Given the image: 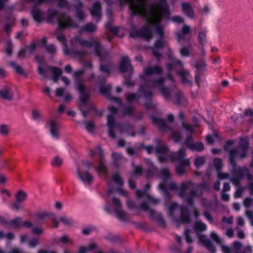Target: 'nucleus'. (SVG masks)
Masks as SVG:
<instances>
[{"label":"nucleus","mask_w":253,"mask_h":253,"mask_svg":"<svg viewBox=\"0 0 253 253\" xmlns=\"http://www.w3.org/2000/svg\"><path fill=\"white\" fill-rule=\"evenodd\" d=\"M120 4H126L129 2V7L134 14H138L146 18L150 24H157L161 20L163 14L167 12L168 6L166 0H159L155 4L146 8L144 2L146 0H119Z\"/></svg>","instance_id":"1"},{"label":"nucleus","mask_w":253,"mask_h":253,"mask_svg":"<svg viewBox=\"0 0 253 253\" xmlns=\"http://www.w3.org/2000/svg\"><path fill=\"white\" fill-rule=\"evenodd\" d=\"M84 73V70H81L74 73L73 76L77 82V87L81 93L80 108L81 109L83 115L86 116L88 112H93L98 116H101L102 112L96 110L93 104L89 100V92L85 86L81 83V76Z\"/></svg>","instance_id":"2"},{"label":"nucleus","mask_w":253,"mask_h":253,"mask_svg":"<svg viewBox=\"0 0 253 253\" xmlns=\"http://www.w3.org/2000/svg\"><path fill=\"white\" fill-rule=\"evenodd\" d=\"M234 144L233 140H228L224 146L225 151L228 152L229 155V161L231 165L235 167L236 166L235 159L240 157L241 159L245 158L249 147V141L247 138H241L238 147L229 149V147Z\"/></svg>","instance_id":"3"},{"label":"nucleus","mask_w":253,"mask_h":253,"mask_svg":"<svg viewBox=\"0 0 253 253\" xmlns=\"http://www.w3.org/2000/svg\"><path fill=\"white\" fill-rule=\"evenodd\" d=\"M203 193L202 185L188 181L182 183L179 195L191 206L193 205V198L200 197Z\"/></svg>","instance_id":"4"},{"label":"nucleus","mask_w":253,"mask_h":253,"mask_svg":"<svg viewBox=\"0 0 253 253\" xmlns=\"http://www.w3.org/2000/svg\"><path fill=\"white\" fill-rule=\"evenodd\" d=\"M169 213L177 223V226L180 223L188 224L190 222V213L185 207H180L175 203L172 204L169 208Z\"/></svg>","instance_id":"5"},{"label":"nucleus","mask_w":253,"mask_h":253,"mask_svg":"<svg viewBox=\"0 0 253 253\" xmlns=\"http://www.w3.org/2000/svg\"><path fill=\"white\" fill-rule=\"evenodd\" d=\"M186 150L184 148L180 149L175 157H171L173 162H177L176 165V172L179 175L184 174L186 168L190 166V162L188 159L185 158Z\"/></svg>","instance_id":"6"},{"label":"nucleus","mask_w":253,"mask_h":253,"mask_svg":"<svg viewBox=\"0 0 253 253\" xmlns=\"http://www.w3.org/2000/svg\"><path fill=\"white\" fill-rule=\"evenodd\" d=\"M47 19L50 22L57 20L59 25L62 27L73 26L72 20L69 16L63 13H58L56 10H49L48 12Z\"/></svg>","instance_id":"7"},{"label":"nucleus","mask_w":253,"mask_h":253,"mask_svg":"<svg viewBox=\"0 0 253 253\" xmlns=\"http://www.w3.org/2000/svg\"><path fill=\"white\" fill-rule=\"evenodd\" d=\"M78 41L79 43L83 46L86 47H91L93 46L95 48L96 54L99 56L101 59H102L104 55L106 54V53L103 50L100 43L97 39H89L88 40L80 39Z\"/></svg>","instance_id":"8"},{"label":"nucleus","mask_w":253,"mask_h":253,"mask_svg":"<svg viewBox=\"0 0 253 253\" xmlns=\"http://www.w3.org/2000/svg\"><path fill=\"white\" fill-rule=\"evenodd\" d=\"M119 69L122 73H127L129 75L132 74L133 68L130 64V60L127 57H123L119 64Z\"/></svg>","instance_id":"9"},{"label":"nucleus","mask_w":253,"mask_h":253,"mask_svg":"<svg viewBox=\"0 0 253 253\" xmlns=\"http://www.w3.org/2000/svg\"><path fill=\"white\" fill-rule=\"evenodd\" d=\"M164 82V79H160L157 81L153 82V86L155 87H159L161 93L166 98H169L170 96V92L169 90L166 87L162 86Z\"/></svg>","instance_id":"10"},{"label":"nucleus","mask_w":253,"mask_h":253,"mask_svg":"<svg viewBox=\"0 0 253 253\" xmlns=\"http://www.w3.org/2000/svg\"><path fill=\"white\" fill-rule=\"evenodd\" d=\"M13 98V94L10 87L5 86L0 89V98L6 100H11Z\"/></svg>","instance_id":"11"},{"label":"nucleus","mask_w":253,"mask_h":253,"mask_svg":"<svg viewBox=\"0 0 253 253\" xmlns=\"http://www.w3.org/2000/svg\"><path fill=\"white\" fill-rule=\"evenodd\" d=\"M236 174L240 179H242L244 176H246L248 180H252L253 178V176L250 172V170L246 167L239 169L236 171Z\"/></svg>","instance_id":"12"},{"label":"nucleus","mask_w":253,"mask_h":253,"mask_svg":"<svg viewBox=\"0 0 253 253\" xmlns=\"http://www.w3.org/2000/svg\"><path fill=\"white\" fill-rule=\"evenodd\" d=\"M199 240L204 246H205L211 253H215V249L212 245L211 242L207 239L205 235L199 234L198 235Z\"/></svg>","instance_id":"13"},{"label":"nucleus","mask_w":253,"mask_h":253,"mask_svg":"<svg viewBox=\"0 0 253 253\" xmlns=\"http://www.w3.org/2000/svg\"><path fill=\"white\" fill-rule=\"evenodd\" d=\"M138 34L142 39L148 41L152 38V32L149 25H146L143 27L138 32Z\"/></svg>","instance_id":"14"},{"label":"nucleus","mask_w":253,"mask_h":253,"mask_svg":"<svg viewBox=\"0 0 253 253\" xmlns=\"http://www.w3.org/2000/svg\"><path fill=\"white\" fill-rule=\"evenodd\" d=\"M101 8V5L100 2H94L90 10L91 15L94 17L99 18L100 17Z\"/></svg>","instance_id":"15"},{"label":"nucleus","mask_w":253,"mask_h":253,"mask_svg":"<svg viewBox=\"0 0 253 253\" xmlns=\"http://www.w3.org/2000/svg\"><path fill=\"white\" fill-rule=\"evenodd\" d=\"M49 71H50L53 75L52 78V80L55 83H57L58 81L59 77L62 73V70L59 68L51 66Z\"/></svg>","instance_id":"16"},{"label":"nucleus","mask_w":253,"mask_h":253,"mask_svg":"<svg viewBox=\"0 0 253 253\" xmlns=\"http://www.w3.org/2000/svg\"><path fill=\"white\" fill-rule=\"evenodd\" d=\"M153 122L154 124L157 125L160 129L164 131H167L168 129H170V128L166 125L165 121L162 119L154 118L153 119Z\"/></svg>","instance_id":"17"},{"label":"nucleus","mask_w":253,"mask_h":253,"mask_svg":"<svg viewBox=\"0 0 253 253\" xmlns=\"http://www.w3.org/2000/svg\"><path fill=\"white\" fill-rule=\"evenodd\" d=\"M83 3L81 1H79L75 6L77 16L81 20H83L85 17V15L83 10Z\"/></svg>","instance_id":"18"},{"label":"nucleus","mask_w":253,"mask_h":253,"mask_svg":"<svg viewBox=\"0 0 253 253\" xmlns=\"http://www.w3.org/2000/svg\"><path fill=\"white\" fill-rule=\"evenodd\" d=\"M161 68L157 66L154 67H147L144 71V74L146 76H150L154 74H161Z\"/></svg>","instance_id":"19"},{"label":"nucleus","mask_w":253,"mask_h":253,"mask_svg":"<svg viewBox=\"0 0 253 253\" xmlns=\"http://www.w3.org/2000/svg\"><path fill=\"white\" fill-rule=\"evenodd\" d=\"M207 229V226L205 224L200 221H196L194 224V229L197 234H200V233L205 231Z\"/></svg>","instance_id":"20"},{"label":"nucleus","mask_w":253,"mask_h":253,"mask_svg":"<svg viewBox=\"0 0 253 253\" xmlns=\"http://www.w3.org/2000/svg\"><path fill=\"white\" fill-rule=\"evenodd\" d=\"M9 65L12 67L15 72L21 77L23 78H26L27 77V72L20 65H17L14 62H10Z\"/></svg>","instance_id":"21"},{"label":"nucleus","mask_w":253,"mask_h":253,"mask_svg":"<svg viewBox=\"0 0 253 253\" xmlns=\"http://www.w3.org/2000/svg\"><path fill=\"white\" fill-rule=\"evenodd\" d=\"M78 173L81 178L84 181L88 183H91L93 180L91 175L87 171H84L82 172L80 170H78Z\"/></svg>","instance_id":"22"},{"label":"nucleus","mask_w":253,"mask_h":253,"mask_svg":"<svg viewBox=\"0 0 253 253\" xmlns=\"http://www.w3.org/2000/svg\"><path fill=\"white\" fill-rule=\"evenodd\" d=\"M148 211L151 217L156 220L160 225H163L165 224V221L160 215L156 214L154 211L152 209H149Z\"/></svg>","instance_id":"23"},{"label":"nucleus","mask_w":253,"mask_h":253,"mask_svg":"<svg viewBox=\"0 0 253 253\" xmlns=\"http://www.w3.org/2000/svg\"><path fill=\"white\" fill-rule=\"evenodd\" d=\"M183 11L186 13L187 15L191 18L193 17V12L190 4L188 3H183L182 4Z\"/></svg>","instance_id":"24"},{"label":"nucleus","mask_w":253,"mask_h":253,"mask_svg":"<svg viewBox=\"0 0 253 253\" xmlns=\"http://www.w3.org/2000/svg\"><path fill=\"white\" fill-rule=\"evenodd\" d=\"M10 131V126L6 124L0 125V135L2 136H7Z\"/></svg>","instance_id":"25"},{"label":"nucleus","mask_w":253,"mask_h":253,"mask_svg":"<svg viewBox=\"0 0 253 253\" xmlns=\"http://www.w3.org/2000/svg\"><path fill=\"white\" fill-rule=\"evenodd\" d=\"M51 66H48L45 63L38 65L39 73L45 76L46 73L49 71Z\"/></svg>","instance_id":"26"},{"label":"nucleus","mask_w":253,"mask_h":253,"mask_svg":"<svg viewBox=\"0 0 253 253\" xmlns=\"http://www.w3.org/2000/svg\"><path fill=\"white\" fill-rule=\"evenodd\" d=\"M178 74L180 77L183 83L185 84L191 83L190 81L188 79L189 73L187 71L181 70L178 72Z\"/></svg>","instance_id":"27"},{"label":"nucleus","mask_w":253,"mask_h":253,"mask_svg":"<svg viewBox=\"0 0 253 253\" xmlns=\"http://www.w3.org/2000/svg\"><path fill=\"white\" fill-rule=\"evenodd\" d=\"M112 180L119 187L122 186L123 184V179L120 174L118 173H115L112 175Z\"/></svg>","instance_id":"28"},{"label":"nucleus","mask_w":253,"mask_h":253,"mask_svg":"<svg viewBox=\"0 0 253 253\" xmlns=\"http://www.w3.org/2000/svg\"><path fill=\"white\" fill-rule=\"evenodd\" d=\"M184 98L182 93L179 90H177L174 94V101L177 104H180L182 103Z\"/></svg>","instance_id":"29"},{"label":"nucleus","mask_w":253,"mask_h":253,"mask_svg":"<svg viewBox=\"0 0 253 253\" xmlns=\"http://www.w3.org/2000/svg\"><path fill=\"white\" fill-rule=\"evenodd\" d=\"M170 173L168 169H162L160 172L159 176L165 181L170 178Z\"/></svg>","instance_id":"30"},{"label":"nucleus","mask_w":253,"mask_h":253,"mask_svg":"<svg viewBox=\"0 0 253 253\" xmlns=\"http://www.w3.org/2000/svg\"><path fill=\"white\" fill-rule=\"evenodd\" d=\"M190 32V28L189 26L184 25L181 31V34L178 35V39L180 41L183 38V37L188 34Z\"/></svg>","instance_id":"31"},{"label":"nucleus","mask_w":253,"mask_h":253,"mask_svg":"<svg viewBox=\"0 0 253 253\" xmlns=\"http://www.w3.org/2000/svg\"><path fill=\"white\" fill-rule=\"evenodd\" d=\"M33 17L35 21L40 22L43 20L41 11L39 9H36L33 11Z\"/></svg>","instance_id":"32"},{"label":"nucleus","mask_w":253,"mask_h":253,"mask_svg":"<svg viewBox=\"0 0 253 253\" xmlns=\"http://www.w3.org/2000/svg\"><path fill=\"white\" fill-rule=\"evenodd\" d=\"M112 156L114 165L116 167L119 166L120 165V162L122 159V156L119 153L114 152L113 153Z\"/></svg>","instance_id":"33"},{"label":"nucleus","mask_w":253,"mask_h":253,"mask_svg":"<svg viewBox=\"0 0 253 253\" xmlns=\"http://www.w3.org/2000/svg\"><path fill=\"white\" fill-rule=\"evenodd\" d=\"M143 168L141 166H135L131 173L132 177H138L141 175Z\"/></svg>","instance_id":"34"},{"label":"nucleus","mask_w":253,"mask_h":253,"mask_svg":"<svg viewBox=\"0 0 253 253\" xmlns=\"http://www.w3.org/2000/svg\"><path fill=\"white\" fill-rule=\"evenodd\" d=\"M26 194L22 191H19L16 194V200L18 203L24 201L26 199Z\"/></svg>","instance_id":"35"},{"label":"nucleus","mask_w":253,"mask_h":253,"mask_svg":"<svg viewBox=\"0 0 253 253\" xmlns=\"http://www.w3.org/2000/svg\"><path fill=\"white\" fill-rule=\"evenodd\" d=\"M168 150V147L164 143H161L156 148V153L160 154H165Z\"/></svg>","instance_id":"36"},{"label":"nucleus","mask_w":253,"mask_h":253,"mask_svg":"<svg viewBox=\"0 0 253 253\" xmlns=\"http://www.w3.org/2000/svg\"><path fill=\"white\" fill-rule=\"evenodd\" d=\"M96 29V27L94 25L88 23L81 29V31L92 32L95 31Z\"/></svg>","instance_id":"37"},{"label":"nucleus","mask_w":253,"mask_h":253,"mask_svg":"<svg viewBox=\"0 0 253 253\" xmlns=\"http://www.w3.org/2000/svg\"><path fill=\"white\" fill-rule=\"evenodd\" d=\"M127 101L129 103H132L136 100L139 96L135 93H128L126 95Z\"/></svg>","instance_id":"38"},{"label":"nucleus","mask_w":253,"mask_h":253,"mask_svg":"<svg viewBox=\"0 0 253 253\" xmlns=\"http://www.w3.org/2000/svg\"><path fill=\"white\" fill-rule=\"evenodd\" d=\"M107 125L109 128H114L116 125L115 118L113 115H108L107 117Z\"/></svg>","instance_id":"39"},{"label":"nucleus","mask_w":253,"mask_h":253,"mask_svg":"<svg viewBox=\"0 0 253 253\" xmlns=\"http://www.w3.org/2000/svg\"><path fill=\"white\" fill-rule=\"evenodd\" d=\"M112 65V63L111 62H109L107 64L102 63L100 65V69L103 72L109 73L110 70Z\"/></svg>","instance_id":"40"},{"label":"nucleus","mask_w":253,"mask_h":253,"mask_svg":"<svg viewBox=\"0 0 253 253\" xmlns=\"http://www.w3.org/2000/svg\"><path fill=\"white\" fill-rule=\"evenodd\" d=\"M171 136L173 140L177 142L181 139V134L179 131L175 130H171Z\"/></svg>","instance_id":"41"},{"label":"nucleus","mask_w":253,"mask_h":253,"mask_svg":"<svg viewBox=\"0 0 253 253\" xmlns=\"http://www.w3.org/2000/svg\"><path fill=\"white\" fill-rule=\"evenodd\" d=\"M205 162V159L203 157L196 158L194 161V164L197 168L200 167Z\"/></svg>","instance_id":"42"},{"label":"nucleus","mask_w":253,"mask_h":253,"mask_svg":"<svg viewBox=\"0 0 253 253\" xmlns=\"http://www.w3.org/2000/svg\"><path fill=\"white\" fill-rule=\"evenodd\" d=\"M135 112V109L133 107H127L123 110L124 116H129L132 115Z\"/></svg>","instance_id":"43"},{"label":"nucleus","mask_w":253,"mask_h":253,"mask_svg":"<svg viewBox=\"0 0 253 253\" xmlns=\"http://www.w3.org/2000/svg\"><path fill=\"white\" fill-rule=\"evenodd\" d=\"M204 149V145L202 142L194 143L191 147L192 150L202 151Z\"/></svg>","instance_id":"44"},{"label":"nucleus","mask_w":253,"mask_h":253,"mask_svg":"<svg viewBox=\"0 0 253 253\" xmlns=\"http://www.w3.org/2000/svg\"><path fill=\"white\" fill-rule=\"evenodd\" d=\"M213 164L216 169L218 171H219L222 166V163L221 160L218 158L214 159L213 161Z\"/></svg>","instance_id":"45"},{"label":"nucleus","mask_w":253,"mask_h":253,"mask_svg":"<svg viewBox=\"0 0 253 253\" xmlns=\"http://www.w3.org/2000/svg\"><path fill=\"white\" fill-rule=\"evenodd\" d=\"M116 214L117 217L123 220H125L127 217V214L125 211H116Z\"/></svg>","instance_id":"46"},{"label":"nucleus","mask_w":253,"mask_h":253,"mask_svg":"<svg viewBox=\"0 0 253 253\" xmlns=\"http://www.w3.org/2000/svg\"><path fill=\"white\" fill-rule=\"evenodd\" d=\"M211 238L215 241L217 244L221 245L222 241L219 237L217 235V234L212 232L211 233Z\"/></svg>","instance_id":"47"},{"label":"nucleus","mask_w":253,"mask_h":253,"mask_svg":"<svg viewBox=\"0 0 253 253\" xmlns=\"http://www.w3.org/2000/svg\"><path fill=\"white\" fill-rule=\"evenodd\" d=\"M184 144L187 147H189L190 149L191 148L194 143L193 139L191 136H189L186 138L184 141Z\"/></svg>","instance_id":"48"},{"label":"nucleus","mask_w":253,"mask_h":253,"mask_svg":"<svg viewBox=\"0 0 253 253\" xmlns=\"http://www.w3.org/2000/svg\"><path fill=\"white\" fill-rule=\"evenodd\" d=\"M111 88V87L110 85L102 86L100 89V91L102 94L107 95L109 93Z\"/></svg>","instance_id":"49"},{"label":"nucleus","mask_w":253,"mask_h":253,"mask_svg":"<svg viewBox=\"0 0 253 253\" xmlns=\"http://www.w3.org/2000/svg\"><path fill=\"white\" fill-rule=\"evenodd\" d=\"M218 137V134L215 132L213 133V136L208 135L207 136V140L209 144H212L214 142V138H217Z\"/></svg>","instance_id":"50"},{"label":"nucleus","mask_w":253,"mask_h":253,"mask_svg":"<svg viewBox=\"0 0 253 253\" xmlns=\"http://www.w3.org/2000/svg\"><path fill=\"white\" fill-rule=\"evenodd\" d=\"M244 190V189L241 186H239L235 193V197L236 198H239L241 197L242 193Z\"/></svg>","instance_id":"51"},{"label":"nucleus","mask_w":253,"mask_h":253,"mask_svg":"<svg viewBox=\"0 0 253 253\" xmlns=\"http://www.w3.org/2000/svg\"><path fill=\"white\" fill-rule=\"evenodd\" d=\"M42 229L40 227H36L33 228V235L39 236L42 233Z\"/></svg>","instance_id":"52"},{"label":"nucleus","mask_w":253,"mask_h":253,"mask_svg":"<svg viewBox=\"0 0 253 253\" xmlns=\"http://www.w3.org/2000/svg\"><path fill=\"white\" fill-rule=\"evenodd\" d=\"M62 163V159L59 157H55L52 163V165L55 166H59L61 165Z\"/></svg>","instance_id":"53"},{"label":"nucleus","mask_w":253,"mask_h":253,"mask_svg":"<svg viewBox=\"0 0 253 253\" xmlns=\"http://www.w3.org/2000/svg\"><path fill=\"white\" fill-rule=\"evenodd\" d=\"M57 4L60 7H68L69 2L66 0H57Z\"/></svg>","instance_id":"54"},{"label":"nucleus","mask_w":253,"mask_h":253,"mask_svg":"<svg viewBox=\"0 0 253 253\" xmlns=\"http://www.w3.org/2000/svg\"><path fill=\"white\" fill-rule=\"evenodd\" d=\"M50 126H51V132L52 134L54 135H57V131H56V126L55 123L51 121L50 122Z\"/></svg>","instance_id":"55"},{"label":"nucleus","mask_w":253,"mask_h":253,"mask_svg":"<svg viewBox=\"0 0 253 253\" xmlns=\"http://www.w3.org/2000/svg\"><path fill=\"white\" fill-rule=\"evenodd\" d=\"M182 126L190 133V134H192L194 132V129L191 126L186 125L184 123H182Z\"/></svg>","instance_id":"56"},{"label":"nucleus","mask_w":253,"mask_h":253,"mask_svg":"<svg viewBox=\"0 0 253 253\" xmlns=\"http://www.w3.org/2000/svg\"><path fill=\"white\" fill-rule=\"evenodd\" d=\"M241 179H240L239 177L237 176V177H232L230 179V181L235 185L237 186H241L240 181Z\"/></svg>","instance_id":"57"},{"label":"nucleus","mask_w":253,"mask_h":253,"mask_svg":"<svg viewBox=\"0 0 253 253\" xmlns=\"http://www.w3.org/2000/svg\"><path fill=\"white\" fill-rule=\"evenodd\" d=\"M233 218L232 216H230L229 218L223 216L222 218V222L223 223H226L229 224H232L233 223Z\"/></svg>","instance_id":"58"},{"label":"nucleus","mask_w":253,"mask_h":253,"mask_svg":"<svg viewBox=\"0 0 253 253\" xmlns=\"http://www.w3.org/2000/svg\"><path fill=\"white\" fill-rule=\"evenodd\" d=\"M50 214L47 212L38 213L36 214V217L38 219H42L46 216H49Z\"/></svg>","instance_id":"59"},{"label":"nucleus","mask_w":253,"mask_h":253,"mask_svg":"<svg viewBox=\"0 0 253 253\" xmlns=\"http://www.w3.org/2000/svg\"><path fill=\"white\" fill-rule=\"evenodd\" d=\"M98 170L100 173H105L106 171V168L102 162H100L99 165Z\"/></svg>","instance_id":"60"},{"label":"nucleus","mask_w":253,"mask_h":253,"mask_svg":"<svg viewBox=\"0 0 253 253\" xmlns=\"http://www.w3.org/2000/svg\"><path fill=\"white\" fill-rule=\"evenodd\" d=\"M5 53L10 55L12 53V45L10 42H8L5 47Z\"/></svg>","instance_id":"61"},{"label":"nucleus","mask_w":253,"mask_h":253,"mask_svg":"<svg viewBox=\"0 0 253 253\" xmlns=\"http://www.w3.org/2000/svg\"><path fill=\"white\" fill-rule=\"evenodd\" d=\"M252 201H253V199L250 198H246L244 201V205L246 208H249L250 207Z\"/></svg>","instance_id":"62"},{"label":"nucleus","mask_w":253,"mask_h":253,"mask_svg":"<svg viewBox=\"0 0 253 253\" xmlns=\"http://www.w3.org/2000/svg\"><path fill=\"white\" fill-rule=\"evenodd\" d=\"M26 53V49H21L17 53V57L18 58H23L25 56Z\"/></svg>","instance_id":"63"},{"label":"nucleus","mask_w":253,"mask_h":253,"mask_svg":"<svg viewBox=\"0 0 253 253\" xmlns=\"http://www.w3.org/2000/svg\"><path fill=\"white\" fill-rule=\"evenodd\" d=\"M246 215L250 219L251 223L253 218V212L251 210H247L245 211Z\"/></svg>","instance_id":"64"}]
</instances>
